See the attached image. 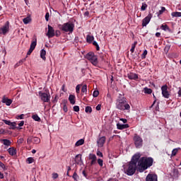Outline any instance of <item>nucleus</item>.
Returning <instances> with one entry per match:
<instances>
[{
  "mask_svg": "<svg viewBox=\"0 0 181 181\" xmlns=\"http://www.w3.org/2000/svg\"><path fill=\"white\" fill-rule=\"evenodd\" d=\"M96 155L98 156H100V158H103V153L100 151H97Z\"/></svg>",
  "mask_w": 181,
  "mask_h": 181,
  "instance_id": "obj_54",
  "label": "nucleus"
},
{
  "mask_svg": "<svg viewBox=\"0 0 181 181\" xmlns=\"http://www.w3.org/2000/svg\"><path fill=\"white\" fill-rule=\"evenodd\" d=\"M63 110L64 111V112H67V111H68V110H67V105H64Z\"/></svg>",
  "mask_w": 181,
  "mask_h": 181,
  "instance_id": "obj_57",
  "label": "nucleus"
},
{
  "mask_svg": "<svg viewBox=\"0 0 181 181\" xmlns=\"http://www.w3.org/2000/svg\"><path fill=\"white\" fill-rule=\"evenodd\" d=\"M162 95L164 98H169L170 93L168 90V85H164L161 87Z\"/></svg>",
  "mask_w": 181,
  "mask_h": 181,
  "instance_id": "obj_9",
  "label": "nucleus"
},
{
  "mask_svg": "<svg viewBox=\"0 0 181 181\" xmlns=\"http://www.w3.org/2000/svg\"><path fill=\"white\" fill-rule=\"evenodd\" d=\"M165 11H166V8L165 7H161V10H160L158 13V16H159V15H162V13H163V12H165Z\"/></svg>",
  "mask_w": 181,
  "mask_h": 181,
  "instance_id": "obj_42",
  "label": "nucleus"
},
{
  "mask_svg": "<svg viewBox=\"0 0 181 181\" xmlns=\"http://www.w3.org/2000/svg\"><path fill=\"white\" fill-rule=\"evenodd\" d=\"M73 179L76 181H78L79 179L78 175H77L76 172H74L72 176Z\"/></svg>",
  "mask_w": 181,
  "mask_h": 181,
  "instance_id": "obj_38",
  "label": "nucleus"
},
{
  "mask_svg": "<svg viewBox=\"0 0 181 181\" xmlns=\"http://www.w3.org/2000/svg\"><path fill=\"white\" fill-rule=\"evenodd\" d=\"M171 16H173V18H181V12H173L171 13Z\"/></svg>",
  "mask_w": 181,
  "mask_h": 181,
  "instance_id": "obj_27",
  "label": "nucleus"
},
{
  "mask_svg": "<svg viewBox=\"0 0 181 181\" xmlns=\"http://www.w3.org/2000/svg\"><path fill=\"white\" fill-rule=\"evenodd\" d=\"M23 125H25V122H24V121H21V122L18 124V126H19V127H23Z\"/></svg>",
  "mask_w": 181,
  "mask_h": 181,
  "instance_id": "obj_61",
  "label": "nucleus"
},
{
  "mask_svg": "<svg viewBox=\"0 0 181 181\" xmlns=\"http://www.w3.org/2000/svg\"><path fill=\"white\" fill-rule=\"evenodd\" d=\"M10 127H11L10 129H16V122H11Z\"/></svg>",
  "mask_w": 181,
  "mask_h": 181,
  "instance_id": "obj_41",
  "label": "nucleus"
},
{
  "mask_svg": "<svg viewBox=\"0 0 181 181\" xmlns=\"http://www.w3.org/2000/svg\"><path fill=\"white\" fill-rule=\"evenodd\" d=\"M1 141L3 142L4 145L6 146H11V144H12L9 140L6 139H1Z\"/></svg>",
  "mask_w": 181,
  "mask_h": 181,
  "instance_id": "obj_23",
  "label": "nucleus"
},
{
  "mask_svg": "<svg viewBox=\"0 0 181 181\" xmlns=\"http://www.w3.org/2000/svg\"><path fill=\"white\" fill-rule=\"evenodd\" d=\"M98 163L100 168H103V160L101 158L98 159Z\"/></svg>",
  "mask_w": 181,
  "mask_h": 181,
  "instance_id": "obj_46",
  "label": "nucleus"
},
{
  "mask_svg": "<svg viewBox=\"0 0 181 181\" xmlns=\"http://www.w3.org/2000/svg\"><path fill=\"white\" fill-rule=\"evenodd\" d=\"M136 45H138V42L135 41L132 45V48L130 49V52L132 53H134L135 52V47H136Z\"/></svg>",
  "mask_w": 181,
  "mask_h": 181,
  "instance_id": "obj_30",
  "label": "nucleus"
},
{
  "mask_svg": "<svg viewBox=\"0 0 181 181\" xmlns=\"http://www.w3.org/2000/svg\"><path fill=\"white\" fill-rule=\"evenodd\" d=\"M146 54H148V50L145 49L143 52V54H141V59L142 60L146 59Z\"/></svg>",
  "mask_w": 181,
  "mask_h": 181,
  "instance_id": "obj_36",
  "label": "nucleus"
},
{
  "mask_svg": "<svg viewBox=\"0 0 181 181\" xmlns=\"http://www.w3.org/2000/svg\"><path fill=\"white\" fill-rule=\"evenodd\" d=\"M100 95V92L98 90H94L93 93V96L95 98Z\"/></svg>",
  "mask_w": 181,
  "mask_h": 181,
  "instance_id": "obj_45",
  "label": "nucleus"
},
{
  "mask_svg": "<svg viewBox=\"0 0 181 181\" xmlns=\"http://www.w3.org/2000/svg\"><path fill=\"white\" fill-rule=\"evenodd\" d=\"M8 152L11 156L16 155V150L13 147L9 148L8 149Z\"/></svg>",
  "mask_w": 181,
  "mask_h": 181,
  "instance_id": "obj_22",
  "label": "nucleus"
},
{
  "mask_svg": "<svg viewBox=\"0 0 181 181\" xmlns=\"http://www.w3.org/2000/svg\"><path fill=\"white\" fill-rule=\"evenodd\" d=\"M27 162L29 164L33 163V162H35V159H33V158H32V157H29L27 158Z\"/></svg>",
  "mask_w": 181,
  "mask_h": 181,
  "instance_id": "obj_43",
  "label": "nucleus"
},
{
  "mask_svg": "<svg viewBox=\"0 0 181 181\" xmlns=\"http://www.w3.org/2000/svg\"><path fill=\"white\" fill-rule=\"evenodd\" d=\"M146 8H148V4L146 3H142L141 11H146Z\"/></svg>",
  "mask_w": 181,
  "mask_h": 181,
  "instance_id": "obj_39",
  "label": "nucleus"
},
{
  "mask_svg": "<svg viewBox=\"0 0 181 181\" xmlns=\"http://www.w3.org/2000/svg\"><path fill=\"white\" fill-rule=\"evenodd\" d=\"M52 103H53L54 104H56V103H57V95H55V98H54V99L52 100Z\"/></svg>",
  "mask_w": 181,
  "mask_h": 181,
  "instance_id": "obj_60",
  "label": "nucleus"
},
{
  "mask_svg": "<svg viewBox=\"0 0 181 181\" xmlns=\"http://www.w3.org/2000/svg\"><path fill=\"white\" fill-rule=\"evenodd\" d=\"M81 93L87 94V85H83L81 88Z\"/></svg>",
  "mask_w": 181,
  "mask_h": 181,
  "instance_id": "obj_37",
  "label": "nucleus"
},
{
  "mask_svg": "<svg viewBox=\"0 0 181 181\" xmlns=\"http://www.w3.org/2000/svg\"><path fill=\"white\" fill-rule=\"evenodd\" d=\"M105 136H102L99 138L97 141V144L99 148H103L104 146V144H105L106 141Z\"/></svg>",
  "mask_w": 181,
  "mask_h": 181,
  "instance_id": "obj_14",
  "label": "nucleus"
},
{
  "mask_svg": "<svg viewBox=\"0 0 181 181\" xmlns=\"http://www.w3.org/2000/svg\"><path fill=\"white\" fill-rule=\"evenodd\" d=\"M178 97H181V88L178 91Z\"/></svg>",
  "mask_w": 181,
  "mask_h": 181,
  "instance_id": "obj_64",
  "label": "nucleus"
},
{
  "mask_svg": "<svg viewBox=\"0 0 181 181\" xmlns=\"http://www.w3.org/2000/svg\"><path fill=\"white\" fill-rule=\"evenodd\" d=\"M9 32V21H6L4 25L0 28V35H6Z\"/></svg>",
  "mask_w": 181,
  "mask_h": 181,
  "instance_id": "obj_8",
  "label": "nucleus"
},
{
  "mask_svg": "<svg viewBox=\"0 0 181 181\" xmlns=\"http://www.w3.org/2000/svg\"><path fill=\"white\" fill-rule=\"evenodd\" d=\"M153 165V158L152 157H141L138 163L137 172H145L148 168Z\"/></svg>",
  "mask_w": 181,
  "mask_h": 181,
  "instance_id": "obj_1",
  "label": "nucleus"
},
{
  "mask_svg": "<svg viewBox=\"0 0 181 181\" xmlns=\"http://www.w3.org/2000/svg\"><path fill=\"white\" fill-rule=\"evenodd\" d=\"M139 160H141V154L138 153V154H135L134 156H133L132 159L130 161V163L137 165L139 163Z\"/></svg>",
  "mask_w": 181,
  "mask_h": 181,
  "instance_id": "obj_12",
  "label": "nucleus"
},
{
  "mask_svg": "<svg viewBox=\"0 0 181 181\" xmlns=\"http://www.w3.org/2000/svg\"><path fill=\"white\" fill-rule=\"evenodd\" d=\"M89 159H91L90 166H93V165H95V163H97V156L95 154H89Z\"/></svg>",
  "mask_w": 181,
  "mask_h": 181,
  "instance_id": "obj_15",
  "label": "nucleus"
},
{
  "mask_svg": "<svg viewBox=\"0 0 181 181\" xmlns=\"http://www.w3.org/2000/svg\"><path fill=\"white\" fill-rule=\"evenodd\" d=\"M116 108L120 111H129L131 110V106L127 102V98L124 97V95L119 94L116 100Z\"/></svg>",
  "mask_w": 181,
  "mask_h": 181,
  "instance_id": "obj_2",
  "label": "nucleus"
},
{
  "mask_svg": "<svg viewBox=\"0 0 181 181\" xmlns=\"http://www.w3.org/2000/svg\"><path fill=\"white\" fill-rule=\"evenodd\" d=\"M1 103H3L4 104H6V105H7V106H9V105H11V104H12L13 101L11 99H9V98L4 96L2 98Z\"/></svg>",
  "mask_w": 181,
  "mask_h": 181,
  "instance_id": "obj_17",
  "label": "nucleus"
},
{
  "mask_svg": "<svg viewBox=\"0 0 181 181\" xmlns=\"http://www.w3.org/2000/svg\"><path fill=\"white\" fill-rule=\"evenodd\" d=\"M170 49V45H167L164 48V51L165 52V53H168Z\"/></svg>",
  "mask_w": 181,
  "mask_h": 181,
  "instance_id": "obj_48",
  "label": "nucleus"
},
{
  "mask_svg": "<svg viewBox=\"0 0 181 181\" xmlns=\"http://www.w3.org/2000/svg\"><path fill=\"white\" fill-rule=\"evenodd\" d=\"M23 23H25V25H28V23H29V22H30V18L27 17L23 19Z\"/></svg>",
  "mask_w": 181,
  "mask_h": 181,
  "instance_id": "obj_35",
  "label": "nucleus"
},
{
  "mask_svg": "<svg viewBox=\"0 0 181 181\" xmlns=\"http://www.w3.org/2000/svg\"><path fill=\"white\" fill-rule=\"evenodd\" d=\"M25 62H26V58L21 59L16 64L15 67H19V66H21V64L25 63Z\"/></svg>",
  "mask_w": 181,
  "mask_h": 181,
  "instance_id": "obj_28",
  "label": "nucleus"
},
{
  "mask_svg": "<svg viewBox=\"0 0 181 181\" xmlns=\"http://www.w3.org/2000/svg\"><path fill=\"white\" fill-rule=\"evenodd\" d=\"M0 168H1L3 170H6L8 169L5 164H4L1 161H0Z\"/></svg>",
  "mask_w": 181,
  "mask_h": 181,
  "instance_id": "obj_44",
  "label": "nucleus"
},
{
  "mask_svg": "<svg viewBox=\"0 0 181 181\" xmlns=\"http://www.w3.org/2000/svg\"><path fill=\"white\" fill-rule=\"evenodd\" d=\"M76 91L77 94H80V85H77L76 87Z\"/></svg>",
  "mask_w": 181,
  "mask_h": 181,
  "instance_id": "obj_53",
  "label": "nucleus"
},
{
  "mask_svg": "<svg viewBox=\"0 0 181 181\" xmlns=\"http://www.w3.org/2000/svg\"><path fill=\"white\" fill-rule=\"evenodd\" d=\"M155 110L156 111H159V102L157 103V105L156 106Z\"/></svg>",
  "mask_w": 181,
  "mask_h": 181,
  "instance_id": "obj_58",
  "label": "nucleus"
},
{
  "mask_svg": "<svg viewBox=\"0 0 181 181\" xmlns=\"http://www.w3.org/2000/svg\"><path fill=\"white\" fill-rule=\"evenodd\" d=\"M81 73H82L83 76H86V69H82Z\"/></svg>",
  "mask_w": 181,
  "mask_h": 181,
  "instance_id": "obj_63",
  "label": "nucleus"
},
{
  "mask_svg": "<svg viewBox=\"0 0 181 181\" xmlns=\"http://www.w3.org/2000/svg\"><path fill=\"white\" fill-rule=\"evenodd\" d=\"M82 175L84 176V177L87 178V173H86V170H83Z\"/></svg>",
  "mask_w": 181,
  "mask_h": 181,
  "instance_id": "obj_62",
  "label": "nucleus"
},
{
  "mask_svg": "<svg viewBox=\"0 0 181 181\" xmlns=\"http://www.w3.org/2000/svg\"><path fill=\"white\" fill-rule=\"evenodd\" d=\"M178 151H179V149H177V148H174V149L172 151L171 156H176V155L177 154Z\"/></svg>",
  "mask_w": 181,
  "mask_h": 181,
  "instance_id": "obj_40",
  "label": "nucleus"
},
{
  "mask_svg": "<svg viewBox=\"0 0 181 181\" xmlns=\"http://www.w3.org/2000/svg\"><path fill=\"white\" fill-rule=\"evenodd\" d=\"M52 177H53V179H57V177H59V174L53 173L52 174Z\"/></svg>",
  "mask_w": 181,
  "mask_h": 181,
  "instance_id": "obj_55",
  "label": "nucleus"
},
{
  "mask_svg": "<svg viewBox=\"0 0 181 181\" xmlns=\"http://www.w3.org/2000/svg\"><path fill=\"white\" fill-rule=\"evenodd\" d=\"M85 111H86V112H87V113L91 114V112H93V108H91V107H90V106H87V107L85 108Z\"/></svg>",
  "mask_w": 181,
  "mask_h": 181,
  "instance_id": "obj_33",
  "label": "nucleus"
},
{
  "mask_svg": "<svg viewBox=\"0 0 181 181\" xmlns=\"http://www.w3.org/2000/svg\"><path fill=\"white\" fill-rule=\"evenodd\" d=\"M146 181H158V175L156 174H148L146 177Z\"/></svg>",
  "mask_w": 181,
  "mask_h": 181,
  "instance_id": "obj_13",
  "label": "nucleus"
},
{
  "mask_svg": "<svg viewBox=\"0 0 181 181\" xmlns=\"http://www.w3.org/2000/svg\"><path fill=\"white\" fill-rule=\"evenodd\" d=\"M144 93L145 94H152V89L144 88Z\"/></svg>",
  "mask_w": 181,
  "mask_h": 181,
  "instance_id": "obj_34",
  "label": "nucleus"
},
{
  "mask_svg": "<svg viewBox=\"0 0 181 181\" xmlns=\"http://www.w3.org/2000/svg\"><path fill=\"white\" fill-rule=\"evenodd\" d=\"M86 59L88 60L93 66L98 67V57L94 52H88L86 56Z\"/></svg>",
  "mask_w": 181,
  "mask_h": 181,
  "instance_id": "obj_3",
  "label": "nucleus"
},
{
  "mask_svg": "<svg viewBox=\"0 0 181 181\" xmlns=\"http://www.w3.org/2000/svg\"><path fill=\"white\" fill-rule=\"evenodd\" d=\"M127 77L129 80H138V74L130 72L127 74Z\"/></svg>",
  "mask_w": 181,
  "mask_h": 181,
  "instance_id": "obj_18",
  "label": "nucleus"
},
{
  "mask_svg": "<svg viewBox=\"0 0 181 181\" xmlns=\"http://www.w3.org/2000/svg\"><path fill=\"white\" fill-rule=\"evenodd\" d=\"M34 49H32L31 48L29 49L28 52H27V56L25 59L28 57V56H30L32 54V52H33Z\"/></svg>",
  "mask_w": 181,
  "mask_h": 181,
  "instance_id": "obj_52",
  "label": "nucleus"
},
{
  "mask_svg": "<svg viewBox=\"0 0 181 181\" xmlns=\"http://www.w3.org/2000/svg\"><path fill=\"white\" fill-rule=\"evenodd\" d=\"M75 163L76 165H81L83 163V160H81V154H77L75 156Z\"/></svg>",
  "mask_w": 181,
  "mask_h": 181,
  "instance_id": "obj_19",
  "label": "nucleus"
},
{
  "mask_svg": "<svg viewBox=\"0 0 181 181\" xmlns=\"http://www.w3.org/2000/svg\"><path fill=\"white\" fill-rule=\"evenodd\" d=\"M33 144H40V139L39 137L33 136Z\"/></svg>",
  "mask_w": 181,
  "mask_h": 181,
  "instance_id": "obj_31",
  "label": "nucleus"
},
{
  "mask_svg": "<svg viewBox=\"0 0 181 181\" xmlns=\"http://www.w3.org/2000/svg\"><path fill=\"white\" fill-rule=\"evenodd\" d=\"M95 110H97V111H100V110H101V105H98L97 106H96V107H95Z\"/></svg>",
  "mask_w": 181,
  "mask_h": 181,
  "instance_id": "obj_56",
  "label": "nucleus"
},
{
  "mask_svg": "<svg viewBox=\"0 0 181 181\" xmlns=\"http://www.w3.org/2000/svg\"><path fill=\"white\" fill-rule=\"evenodd\" d=\"M152 19V13H149L148 15L142 20V26L144 28L146 26Z\"/></svg>",
  "mask_w": 181,
  "mask_h": 181,
  "instance_id": "obj_10",
  "label": "nucleus"
},
{
  "mask_svg": "<svg viewBox=\"0 0 181 181\" xmlns=\"http://www.w3.org/2000/svg\"><path fill=\"white\" fill-rule=\"evenodd\" d=\"M3 122H4V124H6V125H11V124H12V122L9 121V120H6V119H4Z\"/></svg>",
  "mask_w": 181,
  "mask_h": 181,
  "instance_id": "obj_51",
  "label": "nucleus"
},
{
  "mask_svg": "<svg viewBox=\"0 0 181 181\" xmlns=\"http://www.w3.org/2000/svg\"><path fill=\"white\" fill-rule=\"evenodd\" d=\"M136 169H138L136 164L130 162L125 173L126 175H128V176H132V175H134L135 172H136Z\"/></svg>",
  "mask_w": 181,
  "mask_h": 181,
  "instance_id": "obj_5",
  "label": "nucleus"
},
{
  "mask_svg": "<svg viewBox=\"0 0 181 181\" xmlns=\"http://www.w3.org/2000/svg\"><path fill=\"white\" fill-rule=\"evenodd\" d=\"M133 141L134 142V145L136 148H142V145L144 144V140L139 136L138 134H135L133 138Z\"/></svg>",
  "mask_w": 181,
  "mask_h": 181,
  "instance_id": "obj_6",
  "label": "nucleus"
},
{
  "mask_svg": "<svg viewBox=\"0 0 181 181\" xmlns=\"http://www.w3.org/2000/svg\"><path fill=\"white\" fill-rule=\"evenodd\" d=\"M59 28L60 30H62V32H69V33H73V31L74 30V24L73 23H65L63 25H59Z\"/></svg>",
  "mask_w": 181,
  "mask_h": 181,
  "instance_id": "obj_4",
  "label": "nucleus"
},
{
  "mask_svg": "<svg viewBox=\"0 0 181 181\" xmlns=\"http://www.w3.org/2000/svg\"><path fill=\"white\" fill-rule=\"evenodd\" d=\"M94 40V36L88 35L86 36V42L88 43H93V41Z\"/></svg>",
  "mask_w": 181,
  "mask_h": 181,
  "instance_id": "obj_24",
  "label": "nucleus"
},
{
  "mask_svg": "<svg viewBox=\"0 0 181 181\" xmlns=\"http://www.w3.org/2000/svg\"><path fill=\"white\" fill-rule=\"evenodd\" d=\"M40 98L43 103H50V93H42V91L39 92Z\"/></svg>",
  "mask_w": 181,
  "mask_h": 181,
  "instance_id": "obj_7",
  "label": "nucleus"
},
{
  "mask_svg": "<svg viewBox=\"0 0 181 181\" xmlns=\"http://www.w3.org/2000/svg\"><path fill=\"white\" fill-rule=\"evenodd\" d=\"M49 13H47L45 14V20L47 21V22L49 21Z\"/></svg>",
  "mask_w": 181,
  "mask_h": 181,
  "instance_id": "obj_59",
  "label": "nucleus"
},
{
  "mask_svg": "<svg viewBox=\"0 0 181 181\" xmlns=\"http://www.w3.org/2000/svg\"><path fill=\"white\" fill-rule=\"evenodd\" d=\"M117 129H127V128H129V125L128 124H121L119 123L117 124Z\"/></svg>",
  "mask_w": 181,
  "mask_h": 181,
  "instance_id": "obj_20",
  "label": "nucleus"
},
{
  "mask_svg": "<svg viewBox=\"0 0 181 181\" xmlns=\"http://www.w3.org/2000/svg\"><path fill=\"white\" fill-rule=\"evenodd\" d=\"M60 35H62V33L60 32V30H57L54 33V36H56L57 37H59V36H60Z\"/></svg>",
  "mask_w": 181,
  "mask_h": 181,
  "instance_id": "obj_49",
  "label": "nucleus"
},
{
  "mask_svg": "<svg viewBox=\"0 0 181 181\" xmlns=\"http://www.w3.org/2000/svg\"><path fill=\"white\" fill-rule=\"evenodd\" d=\"M81 145H84V139H79L75 144V146H81Z\"/></svg>",
  "mask_w": 181,
  "mask_h": 181,
  "instance_id": "obj_25",
  "label": "nucleus"
},
{
  "mask_svg": "<svg viewBox=\"0 0 181 181\" xmlns=\"http://www.w3.org/2000/svg\"><path fill=\"white\" fill-rule=\"evenodd\" d=\"M32 118H33V119H34V121H37V122H40L42 121V119L37 115H33Z\"/></svg>",
  "mask_w": 181,
  "mask_h": 181,
  "instance_id": "obj_29",
  "label": "nucleus"
},
{
  "mask_svg": "<svg viewBox=\"0 0 181 181\" xmlns=\"http://www.w3.org/2000/svg\"><path fill=\"white\" fill-rule=\"evenodd\" d=\"M31 142H33V136H30L27 139V144L30 145Z\"/></svg>",
  "mask_w": 181,
  "mask_h": 181,
  "instance_id": "obj_47",
  "label": "nucleus"
},
{
  "mask_svg": "<svg viewBox=\"0 0 181 181\" xmlns=\"http://www.w3.org/2000/svg\"><path fill=\"white\" fill-rule=\"evenodd\" d=\"M69 100L71 103V104L74 105V104H76V96L74 95H70L69 97Z\"/></svg>",
  "mask_w": 181,
  "mask_h": 181,
  "instance_id": "obj_21",
  "label": "nucleus"
},
{
  "mask_svg": "<svg viewBox=\"0 0 181 181\" xmlns=\"http://www.w3.org/2000/svg\"><path fill=\"white\" fill-rule=\"evenodd\" d=\"M74 111H75V112H78V111H80V107L78 105L74 106Z\"/></svg>",
  "mask_w": 181,
  "mask_h": 181,
  "instance_id": "obj_50",
  "label": "nucleus"
},
{
  "mask_svg": "<svg viewBox=\"0 0 181 181\" xmlns=\"http://www.w3.org/2000/svg\"><path fill=\"white\" fill-rule=\"evenodd\" d=\"M161 29L165 31L168 30V32H170L171 30L169 26H168V25H162Z\"/></svg>",
  "mask_w": 181,
  "mask_h": 181,
  "instance_id": "obj_32",
  "label": "nucleus"
},
{
  "mask_svg": "<svg viewBox=\"0 0 181 181\" xmlns=\"http://www.w3.org/2000/svg\"><path fill=\"white\" fill-rule=\"evenodd\" d=\"M40 57H41V59H42V60H46V50L41 49Z\"/></svg>",
  "mask_w": 181,
  "mask_h": 181,
  "instance_id": "obj_26",
  "label": "nucleus"
},
{
  "mask_svg": "<svg viewBox=\"0 0 181 181\" xmlns=\"http://www.w3.org/2000/svg\"><path fill=\"white\" fill-rule=\"evenodd\" d=\"M46 35L49 39L54 37V28H53L50 25H48V31Z\"/></svg>",
  "mask_w": 181,
  "mask_h": 181,
  "instance_id": "obj_11",
  "label": "nucleus"
},
{
  "mask_svg": "<svg viewBox=\"0 0 181 181\" xmlns=\"http://www.w3.org/2000/svg\"><path fill=\"white\" fill-rule=\"evenodd\" d=\"M37 45V38L36 37L35 35L33 36V41H32L30 49L35 50L36 48V45Z\"/></svg>",
  "mask_w": 181,
  "mask_h": 181,
  "instance_id": "obj_16",
  "label": "nucleus"
}]
</instances>
